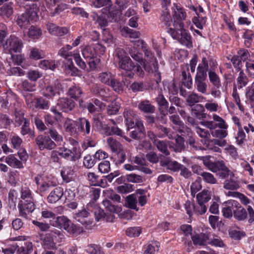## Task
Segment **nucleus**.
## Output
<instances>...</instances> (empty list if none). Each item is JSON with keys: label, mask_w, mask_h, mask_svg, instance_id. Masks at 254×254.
<instances>
[{"label": "nucleus", "mask_w": 254, "mask_h": 254, "mask_svg": "<svg viewBox=\"0 0 254 254\" xmlns=\"http://www.w3.org/2000/svg\"><path fill=\"white\" fill-rule=\"evenodd\" d=\"M175 28L167 27V32L174 39L178 40L180 43L189 48L192 47L191 37L188 32L184 28V26L177 24Z\"/></svg>", "instance_id": "obj_1"}, {"label": "nucleus", "mask_w": 254, "mask_h": 254, "mask_svg": "<svg viewBox=\"0 0 254 254\" xmlns=\"http://www.w3.org/2000/svg\"><path fill=\"white\" fill-rule=\"evenodd\" d=\"M204 165L213 173H217V175L221 179H225L229 175L230 170L222 161L212 162L207 157H203Z\"/></svg>", "instance_id": "obj_2"}, {"label": "nucleus", "mask_w": 254, "mask_h": 254, "mask_svg": "<svg viewBox=\"0 0 254 254\" xmlns=\"http://www.w3.org/2000/svg\"><path fill=\"white\" fill-rule=\"evenodd\" d=\"M22 47V40L15 35H10L6 39L3 45V49L5 52L10 54L13 52L20 53Z\"/></svg>", "instance_id": "obj_3"}, {"label": "nucleus", "mask_w": 254, "mask_h": 254, "mask_svg": "<svg viewBox=\"0 0 254 254\" xmlns=\"http://www.w3.org/2000/svg\"><path fill=\"white\" fill-rule=\"evenodd\" d=\"M16 154H10L5 158V162L9 166L16 169H22L24 168L23 162H26L28 155L25 149L20 150L17 153V156L20 160H18Z\"/></svg>", "instance_id": "obj_4"}, {"label": "nucleus", "mask_w": 254, "mask_h": 254, "mask_svg": "<svg viewBox=\"0 0 254 254\" xmlns=\"http://www.w3.org/2000/svg\"><path fill=\"white\" fill-rule=\"evenodd\" d=\"M217 66V61L211 57H203L197 67L196 73L207 76V72L215 70Z\"/></svg>", "instance_id": "obj_5"}, {"label": "nucleus", "mask_w": 254, "mask_h": 254, "mask_svg": "<svg viewBox=\"0 0 254 254\" xmlns=\"http://www.w3.org/2000/svg\"><path fill=\"white\" fill-rule=\"evenodd\" d=\"M37 19V12L34 9H30L17 16L16 23L21 29H26L31 23L36 21Z\"/></svg>", "instance_id": "obj_6"}, {"label": "nucleus", "mask_w": 254, "mask_h": 254, "mask_svg": "<svg viewBox=\"0 0 254 254\" xmlns=\"http://www.w3.org/2000/svg\"><path fill=\"white\" fill-rule=\"evenodd\" d=\"M72 46L70 45H66L65 47H62L58 52V54L63 58L68 59L70 57H73L76 64L82 69H85L86 64L85 62L82 60L78 53H74L69 52L71 50Z\"/></svg>", "instance_id": "obj_7"}, {"label": "nucleus", "mask_w": 254, "mask_h": 254, "mask_svg": "<svg viewBox=\"0 0 254 254\" xmlns=\"http://www.w3.org/2000/svg\"><path fill=\"white\" fill-rule=\"evenodd\" d=\"M63 92L62 85L58 80L55 81L52 84L45 86L41 90V94L49 99L53 98L56 95L60 96Z\"/></svg>", "instance_id": "obj_8"}, {"label": "nucleus", "mask_w": 254, "mask_h": 254, "mask_svg": "<svg viewBox=\"0 0 254 254\" xmlns=\"http://www.w3.org/2000/svg\"><path fill=\"white\" fill-rule=\"evenodd\" d=\"M34 181L37 186L38 190L41 195H44L51 188L56 186L55 183L49 180L46 177L44 176H37L34 178Z\"/></svg>", "instance_id": "obj_9"}, {"label": "nucleus", "mask_w": 254, "mask_h": 254, "mask_svg": "<svg viewBox=\"0 0 254 254\" xmlns=\"http://www.w3.org/2000/svg\"><path fill=\"white\" fill-rule=\"evenodd\" d=\"M60 156L72 161H75L80 157V148L67 146L60 148Z\"/></svg>", "instance_id": "obj_10"}, {"label": "nucleus", "mask_w": 254, "mask_h": 254, "mask_svg": "<svg viewBox=\"0 0 254 254\" xmlns=\"http://www.w3.org/2000/svg\"><path fill=\"white\" fill-rule=\"evenodd\" d=\"M78 131L83 135H89L93 132V127L90 121L85 118H79L75 121Z\"/></svg>", "instance_id": "obj_11"}, {"label": "nucleus", "mask_w": 254, "mask_h": 254, "mask_svg": "<svg viewBox=\"0 0 254 254\" xmlns=\"http://www.w3.org/2000/svg\"><path fill=\"white\" fill-rule=\"evenodd\" d=\"M35 142L40 150L44 149L51 150L56 147V143L52 140L49 136L38 135L35 138Z\"/></svg>", "instance_id": "obj_12"}, {"label": "nucleus", "mask_w": 254, "mask_h": 254, "mask_svg": "<svg viewBox=\"0 0 254 254\" xmlns=\"http://www.w3.org/2000/svg\"><path fill=\"white\" fill-rule=\"evenodd\" d=\"M35 206L34 199L19 200L18 208L20 216L27 218L28 215L34 210Z\"/></svg>", "instance_id": "obj_13"}, {"label": "nucleus", "mask_w": 254, "mask_h": 254, "mask_svg": "<svg viewBox=\"0 0 254 254\" xmlns=\"http://www.w3.org/2000/svg\"><path fill=\"white\" fill-rule=\"evenodd\" d=\"M229 204H232L234 217L239 220H244L247 216L246 210L237 201L232 200L229 202Z\"/></svg>", "instance_id": "obj_14"}, {"label": "nucleus", "mask_w": 254, "mask_h": 254, "mask_svg": "<svg viewBox=\"0 0 254 254\" xmlns=\"http://www.w3.org/2000/svg\"><path fill=\"white\" fill-rule=\"evenodd\" d=\"M16 99H17L16 95L11 91L4 92L0 98V106L3 109H7L12 106L13 102Z\"/></svg>", "instance_id": "obj_15"}, {"label": "nucleus", "mask_w": 254, "mask_h": 254, "mask_svg": "<svg viewBox=\"0 0 254 254\" xmlns=\"http://www.w3.org/2000/svg\"><path fill=\"white\" fill-rule=\"evenodd\" d=\"M207 76L196 73L194 77V86L197 91L203 94H207V84L205 82Z\"/></svg>", "instance_id": "obj_16"}, {"label": "nucleus", "mask_w": 254, "mask_h": 254, "mask_svg": "<svg viewBox=\"0 0 254 254\" xmlns=\"http://www.w3.org/2000/svg\"><path fill=\"white\" fill-rule=\"evenodd\" d=\"M174 5L175 6L176 9L174 11V21L172 27L175 28L177 24H180L181 26H184L183 21L186 17V13L182 7L178 6L177 4L174 3Z\"/></svg>", "instance_id": "obj_17"}, {"label": "nucleus", "mask_w": 254, "mask_h": 254, "mask_svg": "<svg viewBox=\"0 0 254 254\" xmlns=\"http://www.w3.org/2000/svg\"><path fill=\"white\" fill-rule=\"evenodd\" d=\"M175 142L169 144V148L176 153H180L185 149V139L181 135L175 133Z\"/></svg>", "instance_id": "obj_18"}, {"label": "nucleus", "mask_w": 254, "mask_h": 254, "mask_svg": "<svg viewBox=\"0 0 254 254\" xmlns=\"http://www.w3.org/2000/svg\"><path fill=\"white\" fill-rule=\"evenodd\" d=\"M93 5L96 8H101L103 6L106 7V9L109 12V14L113 18L115 17L117 11H113L112 9L113 4L111 0H93Z\"/></svg>", "instance_id": "obj_19"}, {"label": "nucleus", "mask_w": 254, "mask_h": 254, "mask_svg": "<svg viewBox=\"0 0 254 254\" xmlns=\"http://www.w3.org/2000/svg\"><path fill=\"white\" fill-rule=\"evenodd\" d=\"M160 166L162 167H166L167 168L174 172L180 171L182 164L178 163L176 161H171L169 157H164L160 161Z\"/></svg>", "instance_id": "obj_20"}, {"label": "nucleus", "mask_w": 254, "mask_h": 254, "mask_svg": "<svg viewBox=\"0 0 254 254\" xmlns=\"http://www.w3.org/2000/svg\"><path fill=\"white\" fill-rule=\"evenodd\" d=\"M57 106L64 112H68L73 110L75 107V102L66 98H61L58 100Z\"/></svg>", "instance_id": "obj_21"}, {"label": "nucleus", "mask_w": 254, "mask_h": 254, "mask_svg": "<svg viewBox=\"0 0 254 254\" xmlns=\"http://www.w3.org/2000/svg\"><path fill=\"white\" fill-rule=\"evenodd\" d=\"M212 236V235L210 233H201L192 236L191 239L194 245L204 246L208 243V241L210 240Z\"/></svg>", "instance_id": "obj_22"}, {"label": "nucleus", "mask_w": 254, "mask_h": 254, "mask_svg": "<svg viewBox=\"0 0 254 254\" xmlns=\"http://www.w3.org/2000/svg\"><path fill=\"white\" fill-rule=\"evenodd\" d=\"M64 195V189L61 187L54 188L47 196V201L49 203H55L61 199Z\"/></svg>", "instance_id": "obj_23"}, {"label": "nucleus", "mask_w": 254, "mask_h": 254, "mask_svg": "<svg viewBox=\"0 0 254 254\" xmlns=\"http://www.w3.org/2000/svg\"><path fill=\"white\" fill-rule=\"evenodd\" d=\"M126 50L130 57L135 61L138 62L141 64H144L145 70L147 69V64L145 63L144 60L142 58V54L139 53L136 48L133 47H126Z\"/></svg>", "instance_id": "obj_24"}, {"label": "nucleus", "mask_w": 254, "mask_h": 254, "mask_svg": "<svg viewBox=\"0 0 254 254\" xmlns=\"http://www.w3.org/2000/svg\"><path fill=\"white\" fill-rule=\"evenodd\" d=\"M124 116L128 130L130 128H133L135 126L134 120L136 119V115L131 109H125L124 112Z\"/></svg>", "instance_id": "obj_25"}, {"label": "nucleus", "mask_w": 254, "mask_h": 254, "mask_svg": "<svg viewBox=\"0 0 254 254\" xmlns=\"http://www.w3.org/2000/svg\"><path fill=\"white\" fill-rule=\"evenodd\" d=\"M138 108L141 112L146 114H153L156 110L155 107L147 99L141 101L138 104Z\"/></svg>", "instance_id": "obj_26"}, {"label": "nucleus", "mask_w": 254, "mask_h": 254, "mask_svg": "<svg viewBox=\"0 0 254 254\" xmlns=\"http://www.w3.org/2000/svg\"><path fill=\"white\" fill-rule=\"evenodd\" d=\"M61 174L63 181L66 183L73 180L75 177V172L71 167L64 166L63 167Z\"/></svg>", "instance_id": "obj_27"}, {"label": "nucleus", "mask_w": 254, "mask_h": 254, "mask_svg": "<svg viewBox=\"0 0 254 254\" xmlns=\"http://www.w3.org/2000/svg\"><path fill=\"white\" fill-rule=\"evenodd\" d=\"M157 129V136L159 138H164L167 137L170 139L174 138L175 132L170 128L165 127L162 125L156 126Z\"/></svg>", "instance_id": "obj_28"}, {"label": "nucleus", "mask_w": 254, "mask_h": 254, "mask_svg": "<svg viewBox=\"0 0 254 254\" xmlns=\"http://www.w3.org/2000/svg\"><path fill=\"white\" fill-rule=\"evenodd\" d=\"M158 105V109L161 115H167L166 110L168 108L169 103L162 94H159L156 98Z\"/></svg>", "instance_id": "obj_29"}, {"label": "nucleus", "mask_w": 254, "mask_h": 254, "mask_svg": "<svg viewBox=\"0 0 254 254\" xmlns=\"http://www.w3.org/2000/svg\"><path fill=\"white\" fill-rule=\"evenodd\" d=\"M82 55L87 61L96 58L97 51L93 46H86L82 50Z\"/></svg>", "instance_id": "obj_30"}, {"label": "nucleus", "mask_w": 254, "mask_h": 254, "mask_svg": "<svg viewBox=\"0 0 254 254\" xmlns=\"http://www.w3.org/2000/svg\"><path fill=\"white\" fill-rule=\"evenodd\" d=\"M231 178L226 179L223 183V188L228 190H237L240 188L239 183L238 181L232 178L234 176V174L232 173L230 175Z\"/></svg>", "instance_id": "obj_31"}, {"label": "nucleus", "mask_w": 254, "mask_h": 254, "mask_svg": "<svg viewBox=\"0 0 254 254\" xmlns=\"http://www.w3.org/2000/svg\"><path fill=\"white\" fill-rule=\"evenodd\" d=\"M54 239L51 237V235L46 234L42 241V246L43 249L46 250H56L57 247Z\"/></svg>", "instance_id": "obj_32"}, {"label": "nucleus", "mask_w": 254, "mask_h": 254, "mask_svg": "<svg viewBox=\"0 0 254 254\" xmlns=\"http://www.w3.org/2000/svg\"><path fill=\"white\" fill-rule=\"evenodd\" d=\"M133 63L129 57L119 60L118 65L120 68L127 71H132Z\"/></svg>", "instance_id": "obj_33"}, {"label": "nucleus", "mask_w": 254, "mask_h": 254, "mask_svg": "<svg viewBox=\"0 0 254 254\" xmlns=\"http://www.w3.org/2000/svg\"><path fill=\"white\" fill-rule=\"evenodd\" d=\"M90 215V212L85 209H83L78 212L74 214V218L78 222H80L82 224H89L90 223V221H87L85 219L87 218Z\"/></svg>", "instance_id": "obj_34"}, {"label": "nucleus", "mask_w": 254, "mask_h": 254, "mask_svg": "<svg viewBox=\"0 0 254 254\" xmlns=\"http://www.w3.org/2000/svg\"><path fill=\"white\" fill-rule=\"evenodd\" d=\"M239 71V73L237 78V83L238 88L241 89L247 86L249 82V78L243 70Z\"/></svg>", "instance_id": "obj_35"}, {"label": "nucleus", "mask_w": 254, "mask_h": 254, "mask_svg": "<svg viewBox=\"0 0 254 254\" xmlns=\"http://www.w3.org/2000/svg\"><path fill=\"white\" fill-rule=\"evenodd\" d=\"M196 197L197 202H201L204 204H206L211 198L210 191L205 189L198 193Z\"/></svg>", "instance_id": "obj_36"}, {"label": "nucleus", "mask_w": 254, "mask_h": 254, "mask_svg": "<svg viewBox=\"0 0 254 254\" xmlns=\"http://www.w3.org/2000/svg\"><path fill=\"white\" fill-rule=\"evenodd\" d=\"M194 130L195 132L199 135V136L202 138H204L205 139L204 144H206V142H208L209 143L210 141L209 140V138L210 137V134L209 131L205 128H202L199 127V126H194ZM212 141L211 140V142Z\"/></svg>", "instance_id": "obj_37"}, {"label": "nucleus", "mask_w": 254, "mask_h": 254, "mask_svg": "<svg viewBox=\"0 0 254 254\" xmlns=\"http://www.w3.org/2000/svg\"><path fill=\"white\" fill-rule=\"evenodd\" d=\"M48 133L51 139L54 140L57 143H61L63 141V137L60 134L57 129L53 127H48Z\"/></svg>", "instance_id": "obj_38"}, {"label": "nucleus", "mask_w": 254, "mask_h": 254, "mask_svg": "<svg viewBox=\"0 0 254 254\" xmlns=\"http://www.w3.org/2000/svg\"><path fill=\"white\" fill-rule=\"evenodd\" d=\"M182 84L187 88L190 89L192 85V80L191 75L189 72V69H187V71H182Z\"/></svg>", "instance_id": "obj_39"}, {"label": "nucleus", "mask_w": 254, "mask_h": 254, "mask_svg": "<svg viewBox=\"0 0 254 254\" xmlns=\"http://www.w3.org/2000/svg\"><path fill=\"white\" fill-rule=\"evenodd\" d=\"M210 82L214 87L219 88L221 86L220 77L216 73L215 70L210 71L208 73Z\"/></svg>", "instance_id": "obj_40"}, {"label": "nucleus", "mask_w": 254, "mask_h": 254, "mask_svg": "<svg viewBox=\"0 0 254 254\" xmlns=\"http://www.w3.org/2000/svg\"><path fill=\"white\" fill-rule=\"evenodd\" d=\"M14 121L17 126H21L25 120H28L26 118H25L24 111L23 109H15L14 112Z\"/></svg>", "instance_id": "obj_41"}, {"label": "nucleus", "mask_w": 254, "mask_h": 254, "mask_svg": "<svg viewBox=\"0 0 254 254\" xmlns=\"http://www.w3.org/2000/svg\"><path fill=\"white\" fill-rule=\"evenodd\" d=\"M35 107L41 110H48L50 107L49 101L42 97L35 99Z\"/></svg>", "instance_id": "obj_42"}, {"label": "nucleus", "mask_w": 254, "mask_h": 254, "mask_svg": "<svg viewBox=\"0 0 254 254\" xmlns=\"http://www.w3.org/2000/svg\"><path fill=\"white\" fill-rule=\"evenodd\" d=\"M107 142L111 150L114 152H117L122 149V144L112 137L107 138Z\"/></svg>", "instance_id": "obj_43"}, {"label": "nucleus", "mask_w": 254, "mask_h": 254, "mask_svg": "<svg viewBox=\"0 0 254 254\" xmlns=\"http://www.w3.org/2000/svg\"><path fill=\"white\" fill-rule=\"evenodd\" d=\"M157 149L166 156H169L170 152L168 149V144L164 140H158L155 144Z\"/></svg>", "instance_id": "obj_44"}, {"label": "nucleus", "mask_w": 254, "mask_h": 254, "mask_svg": "<svg viewBox=\"0 0 254 254\" xmlns=\"http://www.w3.org/2000/svg\"><path fill=\"white\" fill-rule=\"evenodd\" d=\"M122 34L126 37H129L131 38H137L140 36V33L139 31L131 29L128 27H125L121 30Z\"/></svg>", "instance_id": "obj_45"}, {"label": "nucleus", "mask_w": 254, "mask_h": 254, "mask_svg": "<svg viewBox=\"0 0 254 254\" xmlns=\"http://www.w3.org/2000/svg\"><path fill=\"white\" fill-rule=\"evenodd\" d=\"M82 91L80 87L73 86L70 87L68 91V95L72 98L77 99L81 97Z\"/></svg>", "instance_id": "obj_46"}, {"label": "nucleus", "mask_w": 254, "mask_h": 254, "mask_svg": "<svg viewBox=\"0 0 254 254\" xmlns=\"http://www.w3.org/2000/svg\"><path fill=\"white\" fill-rule=\"evenodd\" d=\"M30 123L29 120H25L23 125L21 128V133L23 135L29 134L31 137L33 138L35 136V133L29 127Z\"/></svg>", "instance_id": "obj_47"}, {"label": "nucleus", "mask_w": 254, "mask_h": 254, "mask_svg": "<svg viewBox=\"0 0 254 254\" xmlns=\"http://www.w3.org/2000/svg\"><path fill=\"white\" fill-rule=\"evenodd\" d=\"M13 13V8L9 4H4L0 7V15L3 18H8Z\"/></svg>", "instance_id": "obj_48"}, {"label": "nucleus", "mask_w": 254, "mask_h": 254, "mask_svg": "<svg viewBox=\"0 0 254 254\" xmlns=\"http://www.w3.org/2000/svg\"><path fill=\"white\" fill-rule=\"evenodd\" d=\"M98 78L102 83L109 85L111 84V82L114 78V76L110 72L105 71L100 73L99 74Z\"/></svg>", "instance_id": "obj_49"}, {"label": "nucleus", "mask_w": 254, "mask_h": 254, "mask_svg": "<svg viewBox=\"0 0 254 254\" xmlns=\"http://www.w3.org/2000/svg\"><path fill=\"white\" fill-rule=\"evenodd\" d=\"M193 211L197 215H202L205 213L207 210L206 204L201 202H197L192 205Z\"/></svg>", "instance_id": "obj_50"}, {"label": "nucleus", "mask_w": 254, "mask_h": 254, "mask_svg": "<svg viewBox=\"0 0 254 254\" xmlns=\"http://www.w3.org/2000/svg\"><path fill=\"white\" fill-rule=\"evenodd\" d=\"M126 205L127 206L132 209H135L138 210V209L136 207V204L137 202V200L135 195L134 194H130L127 197L126 200Z\"/></svg>", "instance_id": "obj_51"}, {"label": "nucleus", "mask_w": 254, "mask_h": 254, "mask_svg": "<svg viewBox=\"0 0 254 254\" xmlns=\"http://www.w3.org/2000/svg\"><path fill=\"white\" fill-rule=\"evenodd\" d=\"M109 135H116L122 137L128 142H130L131 141L130 139L126 135H124V133L123 132L122 129L116 126H113L110 127Z\"/></svg>", "instance_id": "obj_52"}, {"label": "nucleus", "mask_w": 254, "mask_h": 254, "mask_svg": "<svg viewBox=\"0 0 254 254\" xmlns=\"http://www.w3.org/2000/svg\"><path fill=\"white\" fill-rule=\"evenodd\" d=\"M21 199L24 200H33L34 199L32 194V192L30 189L26 186L22 187L21 190Z\"/></svg>", "instance_id": "obj_53"}, {"label": "nucleus", "mask_w": 254, "mask_h": 254, "mask_svg": "<svg viewBox=\"0 0 254 254\" xmlns=\"http://www.w3.org/2000/svg\"><path fill=\"white\" fill-rule=\"evenodd\" d=\"M70 220L64 216H58L53 226L61 228H64Z\"/></svg>", "instance_id": "obj_54"}, {"label": "nucleus", "mask_w": 254, "mask_h": 254, "mask_svg": "<svg viewBox=\"0 0 254 254\" xmlns=\"http://www.w3.org/2000/svg\"><path fill=\"white\" fill-rule=\"evenodd\" d=\"M160 20L165 25L168 26V27H172V25H171V15L167 8H165V10L162 12Z\"/></svg>", "instance_id": "obj_55"}, {"label": "nucleus", "mask_w": 254, "mask_h": 254, "mask_svg": "<svg viewBox=\"0 0 254 254\" xmlns=\"http://www.w3.org/2000/svg\"><path fill=\"white\" fill-rule=\"evenodd\" d=\"M103 204L107 209L111 213H118L120 211V207L115 206L112 204L109 200H105L103 201Z\"/></svg>", "instance_id": "obj_56"}, {"label": "nucleus", "mask_w": 254, "mask_h": 254, "mask_svg": "<svg viewBox=\"0 0 254 254\" xmlns=\"http://www.w3.org/2000/svg\"><path fill=\"white\" fill-rule=\"evenodd\" d=\"M152 65L153 68H151L150 69V68L147 67L148 70H146L148 72H150L151 71V72H154L156 83L159 84L161 80V73L158 71V63L155 61V62L153 63Z\"/></svg>", "instance_id": "obj_57"}, {"label": "nucleus", "mask_w": 254, "mask_h": 254, "mask_svg": "<svg viewBox=\"0 0 254 254\" xmlns=\"http://www.w3.org/2000/svg\"><path fill=\"white\" fill-rule=\"evenodd\" d=\"M201 177L203 181L206 183L213 185L217 183V179L210 173L204 172Z\"/></svg>", "instance_id": "obj_58"}, {"label": "nucleus", "mask_w": 254, "mask_h": 254, "mask_svg": "<svg viewBox=\"0 0 254 254\" xmlns=\"http://www.w3.org/2000/svg\"><path fill=\"white\" fill-rule=\"evenodd\" d=\"M203 98L202 96H199L195 93H192L188 96L186 102L190 106H192L195 104L198 103L200 98Z\"/></svg>", "instance_id": "obj_59"}, {"label": "nucleus", "mask_w": 254, "mask_h": 254, "mask_svg": "<svg viewBox=\"0 0 254 254\" xmlns=\"http://www.w3.org/2000/svg\"><path fill=\"white\" fill-rule=\"evenodd\" d=\"M41 30L39 28L34 26H31L29 29L28 35L32 39H37L41 35Z\"/></svg>", "instance_id": "obj_60"}, {"label": "nucleus", "mask_w": 254, "mask_h": 254, "mask_svg": "<svg viewBox=\"0 0 254 254\" xmlns=\"http://www.w3.org/2000/svg\"><path fill=\"white\" fill-rule=\"evenodd\" d=\"M120 109V106L116 102H111L108 106L107 109V114L109 115H116Z\"/></svg>", "instance_id": "obj_61"}, {"label": "nucleus", "mask_w": 254, "mask_h": 254, "mask_svg": "<svg viewBox=\"0 0 254 254\" xmlns=\"http://www.w3.org/2000/svg\"><path fill=\"white\" fill-rule=\"evenodd\" d=\"M141 233V228L139 227H132L128 228L126 230L127 235L130 237L139 236Z\"/></svg>", "instance_id": "obj_62"}, {"label": "nucleus", "mask_w": 254, "mask_h": 254, "mask_svg": "<svg viewBox=\"0 0 254 254\" xmlns=\"http://www.w3.org/2000/svg\"><path fill=\"white\" fill-rule=\"evenodd\" d=\"M42 76V73L37 70H30L27 73V78L31 81L35 82Z\"/></svg>", "instance_id": "obj_63"}, {"label": "nucleus", "mask_w": 254, "mask_h": 254, "mask_svg": "<svg viewBox=\"0 0 254 254\" xmlns=\"http://www.w3.org/2000/svg\"><path fill=\"white\" fill-rule=\"evenodd\" d=\"M86 251L89 254H103L100 250V247L95 244L88 245Z\"/></svg>", "instance_id": "obj_64"}]
</instances>
